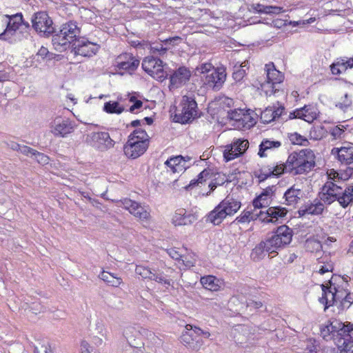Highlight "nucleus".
Segmentation results:
<instances>
[{
  "label": "nucleus",
  "mask_w": 353,
  "mask_h": 353,
  "mask_svg": "<svg viewBox=\"0 0 353 353\" xmlns=\"http://www.w3.org/2000/svg\"><path fill=\"white\" fill-rule=\"evenodd\" d=\"M348 285L347 280L341 275H333L327 283L321 285L322 296L319 299L320 303L324 305V311L330 307L336 305L343 300L348 293L345 288Z\"/></svg>",
  "instance_id": "f257e3e1"
},
{
  "label": "nucleus",
  "mask_w": 353,
  "mask_h": 353,
  "mask_svg": "<svg viewBox=\"0 0 353 353\" xmlns=\"http://www.w3.org/2000/svg\"><path fill=\"white\" fill-rule=\"evenodd\" d=\"M81 33L77 23L69 21L61 25L59 31H56L52 36V43L54 48L60 52L70 49L72 43L79 38Z\"/></svg>",
  "instance_id": "f03ea898"
},
{
  "label": "nucleus",
  "mask_w": 353,
  "mask_h": 353,
  "mask_svg": "<svg viewBox=\"0 0 353 353\" xmlns=\"http://www.w3.org/2000/svg\"><path fill=\"white\" fill-rule=\"evenodd\" d=\"M315 156L312 150L304 149L291 153L287 159L290 173L294 175L309 172L315 166Z\"/></svg>",
  "instance_id": "7ed1b4c3"
},
{
  "label": "nucleus",
  "mask_w": 353,
  "mask_h": 353,
  "mask_svg": "<svg viewBox=\"0 0 353 353\" xmlns=\"http://www.w3.org/2000/svg\"><path fill=\"white\" fill-rule=\"evenodd\" d=\"M332 332V336H340L337 345L341 352L353 353V324L350 322L343 323L338 319L327 322Z\"/></svg>",
  "instance_id": "20e7f679"
},
{
  "label": "nucleus",
  "mask_w": 353,
  "mask_h": 353,
  "mask_svg": "<svg viewBox=\"0 0 353 353\" xmlns=\"http://www.w3.org/2000/svg\"><path fill=\"white\" fill-rule=\"evenodd\" d=\"M241 203L232 196L228 195L213 210L205 216V221L214 225H219L227 216L235 214L241 208Z\"/></svg>",
  "instance_id": "39448f33"
},
{
  "label": "nucleus",
  "mask_w": 353,
  "mask_h": 353,
  "mask_svg": "<svg viewBox=\"0 0 353 353\" xmlns=\"http://www.w3.org/2000/svg\"><path fill=\"white\" fill-rule=\"evenodd\" d=\"M292 235V230L288 226L283 225L278 227L264 241L268 246V253L276 255L279 250L290 243Z\"/></svg>",
  "instance_id": "423d86ee"
},
{
  "label": "nucleus",
  "mask_w": 353,
  "mask_h": 353,
  "mask_svg": "<svg viewBox=\"0 0 353 353\" xmlns=\"http://www.w3.org/2000/svg\"><path fill=\"white\" fill-rule=\"evenodd\" d=\"M179 108L181 109L176 110L174 116V122L185 124L197 117V103L194 97L183 96L179 104Z\"/></svg>",
  "instance_id": "0eeeda50"
},
{
  "label": "nucleus",
  "mask_w": 353,
  "mask_h": 353,
  "mask_svg": "<svg viewBox=\"0 0 353 353\" xmlns=\"http://www.w3.org/2000/svg\"><path fill=\"white\" fill-rule=\"evenodd\" d=\"M31 22L32 28L42 37H49L55 32L52 19L46 11L35 12L31 18Z\"/></svg>",
  "instance_id": "6e6552de"
},
{
  "label": "nucleus",
  "mask_w": 353,
  "mask_h": 353,
  "mask_svg": "<svg viewBox=\"0 0 353 353\" xmlns=\"http://www.w3.org/2000/svg\"><path fill=\"white\" fill-rule=\"evenodd\" d=\"M85 142L99 151H106L114 147L115 142L107 132H92L88 134Z\"/></svg>",
  "instance_id": "1a4fd4ad"
},
{
  "label": "nucleus",
  "mask_w": 353,
  "mask_h": 353,
  "mask_svg": "<svg viewBox=\"0 0 353 353\" xmlns=\"http://www.w3.org/2000/svg\"><path fill=\"white\" fill-rule=\"evenodd\" d=\"M100 48V46L90 42L87 38L81 37L72 43L71 52L74 55H81L85 57H91L97 54Z\"/></svg>",
  "instance_id": "9d476101"
},
{
  "label": "nucleus",
  "mask_w": 353,
  "mask_h": 353,
  "mask_svg": "<svg viewBox=\"0 0 353 353\" xmlns=\"http://www.w3.org/2000/svg\"><path fill=\"white\" fill-rule=\"evenodd\" d=\"M342 188L332 181H327L321 188L318 194V197L326 205H330L334 201H338L342 195Z\"/></svg>",
  "instance_id": "9b49d317"
},
{
  "label": "nucleus",
  "mask_w": 353,
  "mask_h": 353,
  "mask_svg": "<svg viewBox=\"0 0 353 353\" xmlns=\"http://www.w3.org/2000/svg\"><path fill=\"white\" fill-rule=\"evenodd\" d=\"M191 75V71L185 66H180L176 70L170 71V90L185 85L190 81Z\"/></svg>",
  "instance_id": "f8f14e48"
},
{
  "label": "nucleus",
  "mask_w": 353,
  "mask_h": 353,
  "mask_svg": "<svg viewBox=\"0 0 353 353\" xmlns=\"http://www.w3.org/2000/svg\"><path fill=\"white\" fill-rule=\"evenodd\" d=\"M148 146V142L134 141L133 136L128 137V141L123 146V152L127 157L134 159L144 154Z\"/></svg>",
  "instance_id": "ddd939ff"
},
{
  "label": "nucleus",
  "mask_w": 353,
  "mask_h": 353,
  "mask_svg": "<svg viewBox=\"0 0 353 353\" xmlns=\"http://www.w3.org/2000/svg\"><path fill=\"white\" fill-rule=\"evenodd\" d=\"M194 326L192 325H186V331L183 332L181 336V342L185 347L192 351H198L203 345L202 339L194 332Z\"/></svg>",
  "instance_id": "4468645a"
},
{
  "label": "nucleus",
  "mask_w": 353,
  "mask_h": 353,
  "mask_svg": "<svg viewBox=\"0 0 353 353\" xmlns=\"http://www.w3.org/2000/svg\"><path fill=\"white\" fill-rule=\"evenodd\" d=\"M121 201L123 208L128 210L135 217L143 221L150 218V213L148 210V207L143 206L139 203L127 198Z\"/></svg>",
  "instance_id": "2eb2a0df"
},
{
  "label": "nucleus",
  "mask_w": 353,
  "mask_h": 353,
  "mask_svg": "<svg viewBox=\"0 0 353 353\" xmlns=\"http://www.w3.org/2000/svg\"><path fill=\"white\" fill-rule=\"evenodd\" d=\"M226 79V72L224 68H212L210 74H206L205 84L214 90H219Z\"/></svg>",
  "instance_id": "dca6fc26"
},
{
  "label": "nucleus",
  "mask_w": 353,
  "mask_h": 353,
  "mask_svg": "<svg viewBox=\"0 0 353 353\" xmlns=\"http://www.w3.org/2000/svg\"><path fill=\"white\" fill-rule=\"evenodd\" d=\"M140 61L130 53H123L115 59V65L119 70H126L130 73L135 71Z\"/></svg>",
  "instance_id": "f3484780"
},
{
  "label": "nucleus",
  "mask_w": 353,
  "mask_h": 353,
  "mask_svg": "<svg viewBox=\"0 0 353 353\" xmlns=\"http://www.w3.org/2000/svg\"><path fill=\"white\" fill-rule=\"evenodd\" d=\"M73 125L68 119L56 118L51 124V132L55 137H65L73 131Z\"/></svg>",
  "instance_id": "a211bd4d"
},
{
  "label": "nucleus",
  "mask_w": 353,
  "mask_h": 353,
  "mask_svg": "<svg viewBox=\"0 0 353 353\" xmlns=\"http://www.w3.org/2000/svg\"><path fill=\"white\" fill-rule=\"evenodd\" d=\"M325 210V203L318 197L312 202L309 201L301 206L297 211L299 217L306 214L319 216L323 214Z\"/></svg>",
  "instance_id": "6ab92c4d"
},
{
  "label": "nucleus",
  "mask_w": 353,
  "mask_h": 353,
  "mask_svg": "<svg viewBox=\"0 0 353 353\" xmlns=\"http://www.w3.org/2000/svg\"><path fill=\"white\" fill-rule=\"evenodd\" d=\"M287 210L281 206L269 208L265 212H260V220L265 223H278L287 214Z\"/></svg>",
  "instance_id": "aec40b11"
},
{
  "label": "nucleus",
  "mask_w": 353,
  "mask_h": 353,
  "mask_svg": "<svg viewBox=\"0 0 353 353\" xmlns=\"http://www.w3.org/2000/svg\"><path fill=\"white\" fill-rule=\"evenodd\" d=\"M10 20L8 22L6 28L0 34V39L9 41L19 29L21 22H23V15L21 13H17L12 16H7Z\"/></svg>",
  "instance_id": "412c9836"
},
{
  "label": "nucleus",
  "mask_w": 353,
  "mask_h": 353,
  "mask_svg": "<svg viewBox=\"0 0 353 353\" xmlns=\"http://www.w3.org/2000/svg\"><path fill=\"white\" fill-rule=\"evenodd\" d=\"M276 190L275 185H270L263 189L261 193L253 200L254 208L260 209L268 206Z\"/></svg>",
  "instance_id": "4be33fe9"
},
{
  "label": "nucleus",
  "mask_w": 353,
  "mask_h": 353,
  "mask_svg": "<svg viewBox=\"0 0 353 353\" xmlns=\"http://www.w3.org/2000/svg\"><path fill=\"white\" fill-rule=\"evenodd\" d=\"M197 217L195 214L187 213L183 208L177 210L172 217V223L174 225H188L196 221Z\"/></svg>",
  "instance_id": "5701e85b"
},
{
  "label": "nucleus",
  "mask_w": 353,
  "mask_h": 353,
  "mask_svg": "<svg viewBox=\"0 0 353 353\" xmlns=\"http://www.w3.org/2000/svg\"><path fill=\"white\" fill-rule=\"evenodd\" d=\"M332 154L336 155L337 159L345 165H350L353 163V146H343L341 148H334L332 150Z\"/></svg>",
  "instance_id": "b1692460"
},
{
  "label": "nucleus",
  "mask_w": 353,
  "mask_h": 353,
  "mask_svg": "<svg viewBox=\"0 0 353 353\" xmlns=\"http://www.w3.org/2000/svg\"><path fill=\"white\" fill-rule=\"evenodd\" d=\"M267 82L274 85L281 83L284 79L283 74L276 69L274 64L270 62L265 65Z\"/></svg>",
  "instance_id": "393cba45"
},
{
  "label": "nucleus",
  "mask_w": 353,
  "mask_h": 353,
  "mask_svg": "<svg viewBox=\"0 0 353 353\" xmlns=\"http://www.w3.org/2000/svg\"><path fill=\"white\" fill-rule=\"evenodd\" d=\"M302 196V191L294 188V185L288 188L284 193L285 204L287 205H296Z\"/></svg>",
  "instance_id": "a878e982"
},
{
  "label": "nucleus",
  "mask_w": 353,
  "mask_h": 353,
  "mask_svg": "<svg viewBox=\"0 0 353 353\" xmlns=\"http://www.w3.org/2000/svg\"><path fill=\"white\" fill-rule=\"evenodd\" d=\"M159 63H163V61L153 55L146 57L142 61V68L149 75L154 74V70L159 67Z\"/></svg>",
  "instance_id": "bb28decb"
},
{
  "label": "nucleus",
  "mask_w": 353,
  "mask_h": 353,
  "mask_svg": "<svg viewBox=\"0 0 353 353\" xmlns=\"http://www.w3.org/2000/svg\"><path fill=\"white\" fill-rule=\"evenodd\" d=\"M99 276L101 280L112 287H119L122 283L121 277L106 271L101 272Z\"/></svg>",
  "instance_id": "cd10ccee"
},
{
  "label": "nucleus",
  "mask_w": 353,
  "mask_h": 353,
  "mask_svg": "<svg viewBox=\"0 0 353 353\" xmlns=\"http://www.w3.org/2000/svg\"><path fill=\"white\" fill-rule=\"evenodd\" d=\"M182 161H185L184 157L179 155L170 158L165 164L170 168L173 172H176L179 170H183L185 168V165L182 164Z\"/></svg>",
  "instance_id": "c85d7f7f"
},
{
  "label": "nucleus",
  "mask_w": 353,
  "mask_h": 353,
  "mask_svg": "<svg viewBox=\"0 0 353 353\" xmlns=\"http://www.w3.org/2000/svg\"><path fill=\"white\" fill-rule=\"evenodd\" d=\"M281 145V143L279 141H270L268 139H264L259 145L258 154L260 157H265L267 156L265 153V151L270 149L278 148Z\"/></svg>",
  "instance_id": "c756f323"
},
{
  "label": "nucleus",
  "mask_w": 353,
  "mask_h": 353,
  "mask_svg": "<svg viewBox=\"0 0 353 353\" xmlns=\"http://www.w3.org/2000/svg\"><path fill=\"white\" fill-rule=\"evenodd\" d=\"M164 43L161 41V43H150L149 42L148 47L147 48L150 49V53L154 57H163L167 53V51L169 49V47L167 46H164Z\"/></svg>",
  "instance_id": "7c9ffc66"
},
{
  "label": "nucleus",
  "mask_w": 353,
  "mask_h": 353,
  "mask_svg": "<svg viewBox=\"0 0 353 353\" xmlns=\"http://www.w3.org/2000/svg\"><path fill=\"white\" fill-rule=\"evenodd\" d=\"M265 253H268V246L264 241H261L252 250L251 256L254 260H261L264 258Z\"/></svg>",
  "instance_id": "2f4dec72"
},
{
  "label": "nucleus",
  "mask_w": 353,
  "mask_h": 353,
  "mask_svg": "<svg viewBox=\"0 0 353 353\" xmlns=\"http://www.w3.org/2000/svg\"><path fill=\"white\" fill-rule=\"evenodd\" d=\"M218 282L219 281L216 278L212 275L203 276L201 279V283L203 286L210 291L219 290L220 287L218 285Z\"/></svg>",
  "instance_id": "473e14b6"
},
{
  "label": "nucleus",
  "mask_w": 353,
  "mask_h": 353,
  "mask_svg": "<svg viewBox=\"0 0 353 353\" xmlns=\"http://www.w3.org/2000/svg\"><path fill=\"white\" fill-rule=\"evenodd\" d=\"M339 203L343 208H347L350 203H353V185L345 188L339 199Z\"/></svg>",
  "instance_id": "72a5a7b5"
},
{
  "label": "nucleus",
  "mask_w": 353,
  "mask_h": 353,
  "mask_svg": "<svg viewBox=\"0 0 353 353\" xmlns=\"http://www.w3.org/2000/svg\"><path fill=\"white\" fill-rule=\"evenodd\" d=\"M103 110L109 114H121L124 111V108L121 106L118 101H108L104 103Z\"/></svg>",
  "instance_id": "f704fd0d"
},
{
  "label": "nucleus",
  "mask_w": 353,
  "mask_h": 353,
  "mask_svg": "<svg viewBox=\"0 0 353 353\" xmlns=\"http://www.w3.org/2000/svg\"><path fill=\"white\" fill-rule=\"evenodd\" d=\"M257 218L260 219V212L259 214H254L252 210H244L240 216L236 217V221L239 223H249L252 220H255Z\"/></svg>",
  "instance_id": "c9c22d12"
},
{
  "label": "nucleus",
  "mask_w": 353,
  "mask_h": 353,
  "mask_svg": "<svg viewBox=\"0 0 353 353\" xmlns=\"http://www.w3.org/2000/svg\"><path fill=\"white\" fill-rule=\"evenodd\" d=\"M150 76L157 81L162 82L165 79L169 78L170 73L165 70L163 63H159V67L156 68L154 70V74H150Z\"/></svg>",
  "instance_id": "e433bc0d"
},
{
  "label": "nucleus",
  "mask_w": 353,
  "mask_h": 353,
  "mask_svg": "<svg viewBox=\"0 0 353 353\" xmlns=\"http://www.w3.org/2000/svg\"><path fill=\"white\" fill-rule=\"evenodd\" d=\"M154 270L148 266L139 265L136 266L135 272L144 279L151 280Z\"/></svg>",
  "instance_id": "4c0bfd02"
},
{
  "label": "nucleus",
  "mask_w": 353,
  "mask_h": 353,
  "mask_svg": "<svg viewBox=\"0 0 353 353\" xmlns=\"http://www.w3.org/2000/svg\"><path fill=\"white\" fill-rule=\"evenodd\" d=\"M304 343L305 350L308 351V353H318L321 350L319 342L314 339H308Z\"/></svg>",
  "instance_id": "58836bf2"
},
{
  "label": "nucleus",
  "mask_w": 353,
  "mask_h": 353,
  "mask_svg": "<svg viewBox=\"0 0 353 353\" xmlns=\"http://www.w3.org/2000/svg\"><path fill=\"white\" fill-rule=\"evenodd\" d=\"M254 112L251 110H244V112L242 117L241 123L244 128H248L254 126L256 124L255 119L252 116Z\"/></svg>",
  "instance_id": "ea45409f"
},
{
  "label": "nucleus",
  "mask_w": 353,
  "mask_h": 353,
  "mask_svg": "<svg viewBox=\"0 0 353 353\" xmlns=\"http://www.w3.org/2000/svg\"><path fill=\"white\" fill-rule=\"evenodd\" d=\"M239 157H241V153H238L236 150H234L232 143L225 146V149L223 152V158L225 162H228Z\"/></svg>",
  "instance_id": "a19ab883"
},
{
  "label": "nucleus",
  "mask_w": 353,
  "mask_h": 353,
  "mask_svg": "<svg viewBox=\"0 0 353 353\" xmlns=\"http://www.w3.org/2000/svg\"><path fill=\"white\" fill-rule=\"evenodd\" d=\"M288 138L291 141L292 144L294 145L296 144L303 146H306L309 143L308 140L305 137L301 136L297 132L288 134Z\"/></svg>",
  "instance_id": "79ce46f5"
},
{
  "label": "nucleus",
  "mask_w": 353,
  "mask_h": 353,
  "mask_svg": "<svg viewBox=\"0 0 353 353\" xmlns=\"http://www.w3.org/2000/svg\"><path fill=\"white\" fill-rule=\"evenodd\" d=\"M210 171L207 169L203 170L197 176L196 179H193L190 181V184L185 188L187 190L191 187H193L196 185H199V183H203L206 181L208 178L210 177Z\"/></svg>",
  "instance_id": "37998d69"
},
{
  "label": "nucleus",
  "mask_w": 353,
  "mask_h": 353,
  "mask_svg": "<svg viewBox=\"0 0 353 353\" xmlns=\"http://www.w3.org/2000/svg\"><path fill=\"white\" fill-rule=\"evenodd\" d=\"M138 334H139V332L133 326H128V327H125V329L124 330V332L123 333V337L127 340L129 346H130L131 347H134L135 349H138V348L141 347H138V346L132 345L130 341V339L132 336L136 337L138 335Z\"/></svg>",
  "instance_id": "c03bdc74"
},
{
  "label": "nucleus",
  "mask_w": 353,
  "mask_h": 353,
  "mask_svg": "<svg viewBox=\"0 0 353 353\" xmlns=\"http://www.w3.org/2000/svg\"><path fill=\"white\" fill-rule=\"evenodd\" d=\"M245 67H246L245 63H243L239 66L235 65L234 67L232 77L236 82L241 81L246 75V71L244 69Z\"/></svg>",
  "instance_id": "a18cd8bd"
},
{
  "label": "nucleus",
  "mask_w": 353,
  "mask_h": 353,
  "mask_svg": "<svg viewBox=\"0 0 353 353\" xmlns=\"http://www.w3.org/2000/svg\"><path fill=\"white\" fill-rule=\"evenodd\" d=\"M134 141L150 142V137L145 130L139 128L134 130L129 137H132Z\"/></svg>",
  "instance_id": "49530a36"
},
{
  "label": "nucleus",
  "mask_w": 353,
  "mask_h": 353,
  "mask_svg": "<svg viewBox=\"0 0 353 353\" xmlns=\"http://www.w3.org/2000/svg\"><path fill=\"white\" fill-rule=\"evenodd\" d=\"M272 177H280L285 172H290V169L287 166V162L283 164H276V165H271Z\"/></svg>",
  "instance_id": "de8ad7c7"
},
{
  "label": "nucleus",
  "mask_w": 353,
  "mask_h": 353,
  "mask_svg": "<svg viewBox=\"0 0 353 353\" xmlns=\"http://www.w3.org/2000/svg\"><path fill=\"white\" fill-rule=\"evenodd\" d=\"M353 303V292H348L347 294H345L343 301L339 303L338 305L339 311H343L345 310L348 309L351 305Z\"/></svg>",
  "instance_id": "09e8293b"
},
{
  "label": "nucleus",
  "mask_w": 353,
  "mask_h": 353,
  "mask_svg": "<svg viewBox=\"0 0 353 353\" xmlns=\"http://www.w3.org/2000/svg\"><path fill=\"white\" fill-rule=\"evenodd\" d=\"M232 145L234 147V150H236L238 153H241V156L246 151L249 146V142L245 139H237Z\"/></svg>",
  "instance_id": "8fccbe9b"
},
{
  "label": "nucleus",
  "mask_w": 353,
  "mask_h": 353,
  "mask_svg": "<svg viewBox=\"0 0 353 353\" xmlns=\"http://www.w3.org/2000/svg\"><path fill=\"white\" fill-rule=\"evenodd\" d=\"M53 351L48 341H43L38 343L34 347V353H50Z\"/></svg>",
  "instance_id": "3c124183"
},
{
  "label": "nucleus",
  "mask_w": 353,
  "mask_h": 353,
  "mask_svg": "<svg viewBox=\"0 0 353 353\" xmlns=\"http://www.w3.org/2000/svg\"><path fill=\"white\" fill-rule=\"evenodd\" d=\"M296 119H301L308 123L312 122L316 119V113L305 114L303 112L302 108L294 110Z\"/></svg>",
  "instance_id": "603ef678"
},
{
  "label": "nucleus",
  "mask_w": 353,
  "mask_h": 353,
  "mask_svg": "<svg viewBox=\"0 0 353 353\" xmlns=\"http://www.w3.org/2000/svg\"><path fill=\"white\" fill-rule=\"evenodd\" d=\"M334 179H339L343 181H347L353 176V168L347 167L345 170H340L339 172H336Z\"/></svg>",
  "instance_id": "864d4df0"
},
{
  "label": "nucleus",
  "mask_w": 353,
  "mask_h": 353,
  "mask_svg": "<svg viewBox=\"0 0 353 353\" xmlns=\"http://www.w3.org/2000/svg\"><path fill=\"white\" fill-rule=\"evenodd\" d=\"M261 121L263 123H269L274 121L272 108L268 107L261 113Z\"/></svg>",
  "instance_id": "5fc2aeb1"
},
{
  "label": "nucleus",
  "mask_w": 353,
  "mask_h": 353,
  "mask_svg": "<svg viewBox=\"0 0 353 353\" xmlns=\"http://www.w3.org/2000/svg\"><path fill=\"white\" fill-rule=\"evenodd\" d=\"M244 110L237 109L228 112V118L230 120L241 122Z\"/></svg>",
  "instance_id": "6e6d98bb"
},
{
  "label": "nucleus",
  "mask_w": 353,
  "mask_h": 353,
  "mask_svg": "<svg viewBox=\"0 0 353 353\" xmlns=\"http://www.w3.org/2000/svg\"><path fill=\"white\" fill-rule=\"evenodd\" d=\"M325 130H324V127L322 126V125H317V126H314L311 130H310V134H314V138L315 139H321L324 134H325Z\"/></svg>",
  "instance_id": "4d7b16f0"
},
{
  "label": "nucleus",
  "mask_w": 353,
  "mask_h": 353,
  "mask_svg": "<svg viewBox=\"0 0 353 353\" xmlns=\"http://www.w3.org/2000/svg\"><path fill=\"white\" fill-rule=\"evenodd\" d=\"M33 157L34 159L40 164L46 165L49 163V157L43 153L34 151Z\"/></svg>",
  "instance_id": "13d9d810"
},
{
  "label": "nucleus",
  "mask_w": 353,
  "mask_h": 353,
  "mask_svg": "<svg viewBox=\"0 0 353 353\" xmlns=\"http://www.w3.org/2000/svg\"><path fill=\"white\" fill-rule=\"evenodd\" d=\"M95 333L101 337L107 339V329L105 325L101 323L98 321L95 325Z\"/></svg>",
  "instance_id": "bf43d9fd"
},
{
  "label": "nucleus",
  "mask_w": 353,
  "mask_h": 353,
  "mask_svg": "<svg viewBox=\"0 0 353 353\" xmlns=\"http://www.w3.org/2000/svg\"><path fill=\"white\" fill-rule=\"evenodd\" d=\"M151 281H155L156 282L163 283L165 285H170V280L167 279L163 273L157 274L155 271L153 273Z\"/></svg>",
  "instance_id": "052dcab7"
},
{
  "label": "nucleus",
  "mask_w": 353,
  "mask_h": 353,
  "mask_svg": "<svg viewBox=\"0 0 353 353\" xmlns=\"http://www.w3.org/2000/svg\"><path fill=\"white\" fill-rule=\"evenodd\" d=\"M343 62L339 59L336 62L330 65V70L333 74L338 75L342 72Z\"/></svg>",
  "instance_id": "680f3d73"
},
{
  "label": "nucleus",
  "mask_w": 353,
  "mask_h": 353,
  "mask_svg": "<svg viewBox=\"0 0 353 353\" xmlns=\"http://www.w3.org/2000/svg\"><path fill=\"white\" fill-rule=\"evenodd\" d=\"M182 41V38L179 36H174L172 37H169L168 39H165L164 40H162V42L164 43L165 46H167V47L172 46H174L178 45L179 43H181Z\"/></svg>",
  "instance_id": "e2e57ef3"
},
{
  "label": "nucleus",
  "mask_w": 353,
  "mask_h": 353,
  "mask_svg": "<svg viewBox=\"0 0 353 353\" xmlns=\"http://www.w3.org/2000/svg\"><path fill=\"white\" fill-rule=\"evenodd\" d=\"M254 175L259 179V183H260L265 181L267 179L272 177L273 174H271L270 172L265 174V172H261L259 170L258 171L254 172Z\"/></svg>",
  "instance_id": "0e129e2a"
},
{
  "label": "nucleus",
  "mask_w": 353,
  "mask_h": 353,
  "mask_svg": "<svg viewBox=\"0 0 353 353\" xmlns=\"http://www.w3.org/2000/svg\"><path fill=\"white\" fill-rule=\"evenodd\" d=\"M263 306V304L261 301H254L253 299H248L246 301V307L249 308L250 310L252 309L258 310Z\"/></svg>",
  "instance_id": "69168bd1"
},
{
  "label": "nucleus",
  "mask_w": 353,
  "mask_h": 353,
  "mask_svg": "<svg viewBox=\"0 0 353 353\" xmlns=\"http://www.w3.org/2000/svg\"><path fill=\"white\" fill-rule=\"evenodd\" d=\"M30 310L35 314L43 312L46 310L45 307L41 305L40 303H32L29 306Z\"/></svg>",
  "instance_id": "338daca9"
},
{
  "label": "nucleus",
  "mask_w": 353,
  "mask_h": 353,
  "mask_svg": "<svg viewBox=\"0 0 353 353\" xmlns=\"http://www.w3.org/2000/svg\"><path fill=\"white\" fill-rule=\"evenodd\" d=\"M131 45H132V46H133L134 48H137L145 49V48H147L148 47L149 41H144V40H142V41H139V40L132 41L131 42Z\"/></svg>",
  "instance_id": "774afa93"
}]
</instances>
